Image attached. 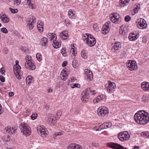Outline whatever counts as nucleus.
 <instances>
[{
    "label": "nucleus",
    "instance_id": "nucleus-23",
    "mask_svg": "<svg viewBox=\"0 0 149 149\" xmlns=\"http://www.w3.org/2000/svg\"><path fill=\"white\" fill-rule=\"evenodd\" d=\"M112 126V123L110 122H105L102 124L100 126L101 129H104L110 127Z\"/></svg>",
    "mask_w": 149,
    "mask_h": 149
},
{
    "label": "nucleus",
    "instance_id": "nucleus-39",
    "mask_svg": "<svg viewBox=\"0 0 149 149\" xmlns=\"http://www.w3.org/2000/svg\"><path fill=\"white\" fill-rule=\"evenodd\" d=\"M47 37H57V36L54 33H49L47 35Z\"/></svg>",
    "mask_w": 149,
    "mask_h": 149
},
{
    "label": "nucleus",
    "instance_id": "nucleus-42",
    "mask_svg": "<svg viewBox=\"0 0 149 149\" xmlns=\"http://www.w3.org/2000/svg\"><path fill=\"white\" fill-rule=\"evenodd\" d=\"M36 58L37 60L39 61H41L42 60V56L40 53H38L36 55Z\"/></svg>",
    "mask_w": 149,
    "mask_h": 149
},
{
    "label": "nucleus",
    "instance_id": "nucleus-5",
    "mask_svg": "<svg viewBox=\"0 0 149 149\" xmlns=\"http://www.w3.org/2000/svg\"><path fill=\"white\" fill-rule=\"evenodd\" d=\"M109 17L111 21L115 24L119 23L121 20L120 15L117 13H114L110 14Z\"/></svg>",
    "mask_w": 149,
    "mask_h": 149
},
{
    "label": "nucleus",
    "instance_id": "nucleus-31",
    "mask_svg": "<svg viewBox=\"0 0 149 149\" xmlns=\"http://www.w3.org/2000/svg\"><path fill=\"white\" fill-rule=\"evenodd\" d=\"M33 78L31 76H27L26 78V84L29 85H30L32 82Z\"/></svg>",
    "mask_w": 149,
    "mask_h": 149
},
{
    "label": "nucleus",
    "instance_id": "nucleus-36",
    "mask_svg": "<svg viewBox=\"0 0 149 149\" xmlns=\"http://www.w3.org/2000/svg\"><path fill=\"white\" fill-rule=\"evenodd\" d=\"M60 37H62L63 36L65 37H68V32L67 31H64L61 32L60 34Z\"/></svg>",
    "mask_w": 149,
    "mask_h": 149
},
{
    "label": "nucleus",
    "instance_id": "nucleus-14",
    "mask_svg": "<svg viewBox=\"0 0 149 149\" xmlns=\"http://www.w3.org/2000/svg\"><path fill=\"white\" fill-rule=\"evenodd\" d=\"M24 65L25 68L29 70H33L36 68L35 63L32 61L24 64Z\"/></svg>",
    "mask_w": 149,
    "mask_h": 149
},
{
    "label": "nucleus",
    "instance_id": "nucleus-43",
    "mask_svg": "<svg viewBox=\"0 0 149 149\" xmlns=\"http://www.w3.org/2000/svg\"><path fill=\"white\" fill-rule=\"evenodd\" d=\"M93 29L97 32L99 31V27H98L97 24H93Z\"/></svg>",
    "mask_w": 149,
    "mask_h": 149
},
{
    "label": "nucleus",
    "instance_id": "nucleus-3",
    "mask_svg": "<svg viewBox=\"0 0 149 149\" xmlns=\"http://www.w3.org/2000/svg\"><path fill=\"white\" fill-rule=\"evenodd\" d=\"M21 132L25 135L29 136L31 134L30 128L29 125L24 123H21L19 125Z\"/></svg>",
    "mask_w": 149,
    "mask_h": 149
},
{
    "label": "nucleus",
    "instance_id": "nucleus-15",
    "mask_svg": "<svg viewBox=\"0 0 149 149\" xmlns=\"http://www.w3.org/2000/svg\"><path fill=\"white\" fill-rule=\"evenodd\" d=\"M0 18L4 23H8L10 20L9 18L4 13H2L0 14Z\"/></svg>",
    "mask_w": 149,
    "mask_h": 149
},
{
    "label": "nucleus",
    "instance_id": "nucleus-37",
    "mask_svg": "<svg viewBox=\"0 0 149 149\" xmlns=\"http://www.w3.org/2000/svg\"><path fill=\"white\" fill-rule=\"evenodd\" d=\"M142 100L144 102H147L149 101V96L148 95H143L142 98Z\"/></svg>",
    "mask_w": 149,
    "mask_h": 149
},
{
    "label": "nucleus",
    "instance_id": "nucleus-29",
    "mask_svg": "<svg viewBox=\"0 0 149 149\" xmlns=\"http://www.w3.org/2000/svg\"><path fill=\"white\" fill-rule=\"evenodd\" d=\"M127 32V31L126 27H122L120 28L119 31L120 34L123 35L124 36H125V35L126 34Z\"/></svg>",
    "mask_w": 149,
    "mask_h": 149
},
{
    "label": "nucleus",
    "instance_id": "nucleus-45",
    "mask_svg": "<svg viewBox=\"0 0 149 149\" xmlns=\"http://www.w3.org/2000/svg\"><path fill=\"white\" fill-rule=\"evenodd\" d=\"M38 116V114L36 113H33L31 116V118L33 120L36 119Z\"/></svg>",
    "mask_w": 149,
    "mask_h": 149
},
{
    "label": "nucleus",
    "instance_id": "nucleus-13",
    "mask_svg": "<svg viewBox=\"0 0 149 149\" xmlns=\"http://www.w3.org/2000/svg\"><path fill=\"white\" fill-rule=\"evenodd\" d=\"M107 145L113 149H124V147L118 143L112 142L108 143Z\"/></svg>",
    "mask_w": 149,
    "mask_h": 149
},
{
    "label": "nucleus",
    "instance_id": "nucleus-20",
    "mask_svg": "<svg viewBox=\"0 0 149 149\" xmlns=\"http://www.w3.org/2000/svg\"><path fill=\"white\" fill-rule=\"evenodd\" d=\"M85 74L86 75L88 79L90 80H92L93 78V73L92 72L87 69L84 70Z\"/></svg>",
    "mask_w": 149,
    "mask_h": 149
},
{
    "label": "nucleus",
    "instance_id": "nucleus-61",
    "mask_svg": "<svg viewBox=\"0 0 149 149\" xmlns=\"http://www.w3.org/2000/svg\"><path fill=\"white\" fill-rule=\"evenodd\" d=\"M67 64V62L66 61H64L62 64V66L63 67H65L66 66Z\"/></svg>",
    "mask_w": 149,
    "mask_h": 149
},
{
    "label": "nucleus",
    "instance_id": "nucleus-11",
    "mask_svg": "<svg viewBox=\"0 0 149 149\" xmlns=\"http://www.w3.org/2000/svg\"><path fill=\"white\" fill-rule=\"evenodd\" d=\"M37 131L38 133L42 137L46 136L47 134V132L45 131V127L43 126L38 127Z\"/></svg>",
    "mask_w": 149,
    "mask_h": 149
},
{
    "label": "nucleus",
    "instance_id": "nucleus-19",
    "mask_svg": "<svg viewBox=\"0 0 149 149\" xmlns=\"http://www.w3.org/2000/svg\"><path fill=\"white\" fill-rule=\"evenodd\" d=\"M53 40L52 45L53 47L55 48H58L60 47L61 45L60 42L58 40H57V38H53Z\"/></svg>",
    "mask_w": 149,
    "mask_h": 149
},
{
    "label": "nucleus",
    "instance_id": "nucleus-7",
    "mask_svg": "<svg viewBox=\"0 0 149 149\" xmlns=\"http://www.w3.org/2000/svg\"><path fill=\"white\" fill-rule=\"evenodd\" d=\"M136 22L137 27L139 29H145L147 27V24L146 21L143 19H137Z\"/></svg>",
    "mask_w": 149,
    "mask_h": 149
},
{
    "label": "nucleus",
    "instance_id": "nucleus-40",
    "mask_svg": "<svg viewBox=\"0 0 149 149\" xmlns=\"http://www.w3.org/2000/svg\"><path fill=\"white\" fill-rule=\"evenodd\" d=\"M81 55L82 57L83 58L86 59L87 58V54L85 50H83L81 51Z\"/></svg>",
    "mask_w": 149,
    "mask_h": 149
},
{
    "label": "nucleus",
    "instance_id": "nucleus-2",
    "mask_svg": "<svg viewBox=\"0 0 149 149\" xmlns=\"http://www.w3.org/2000/svg\"><path fill=\"white\" fill-rule=\"evenodd\" d=\"M92 95L95 94V91L90 88H87L83 91L81 94V100L84 103H86L90 97L89 93Z\"/></svg>",
    "mask_w": 149,
    "mask_h": 149
},
{
    "label": "nucleus",
    "instance_id": "nucleus-4",
    "mask_svg": "<svg viewBox=\"0 0 149 149\" xmlns=\"http://www.w3.org/2000/svg\"><path fill=\"white\" fill-rule=\"evenodd\" d=\"M16 65L13 67V71L15 76L18 79H21L20 69L21 68L19 64V61L17 60L15 61Z\"/></svg>",
    "mask_w": 149,
    "mask_h": 149
},
{
    "label": "nucleus",
    "instance_id": "nucleus-54",
    "mask_svg": "<svg viewBox=\"0 0 149 149\" xmlns=\"http://www.w3.org/2000/svg\"><path fill=\"white\" fill-rule=\"evenodd\" d=\"M130 60H128L126 63V65H127V67L130 70V64L129 65V64H130Z\"/></svg>",
    "mask_w": 149,
    "mask_h": 149
},
{
    "label": "nucleus",
    "instance_id": "nucleus-25",
    "mask_svg": "<svg viewBox=\"0 0 149 149\" xmlns=\"http://www.w3.org/2000/svg\"><path fill=\"white\" fill-rule=\"evenodd\" d=\"M75 11L72 9H70L68 11V15L69 18L71 19L75 18Z\"/></svg>",
    "mask_w": 149,
    "mask_h": 149
},
{
    "label": "nucleus",
    "instance_id": "nucleus-1",
    "mask_svg": "<svg viewBox=\"0 0 149 149\" xmlns=\"http://www.w3.org/2000/svg\"><path fill=\"white\" fill-rule=\"evenodd\" d=\"M134 118L135 121L138 124L144 125L149 121V114L144 110L137 111L134 114Z\"/></svg>",
    "mask_w": 149,
    "mask_h": 149
},
{
    "label": "nucleus",
    "instance_id": "nucleus-47",
    "mask_svg": "<svg viewBox=\"0 0 149 149\" xmlns=\"http://www.w3.org/2000/svg\"><path fill=\"white\" fill-rule=\"evenodd\" d=\"M149 134V132H141V136H143L144 137H148V135Z\"/></svg>",
    "mask_w": 149,
    "mask_h": 149
},
{
    "label": "nucleus",
    "instance_id": "nucleus-50",
    "mask_svg": "<svg viewBox=\"0 0 149 149\" xmlns=\"http://www.w3.org/2000/svg\"><path fill=\"white\" fill-rule=\"evenodd\" d=\"M130 20V17L129 15L126 16L125 18V20L126 22H128Z\"/></svg>",
    "mask_w": 149,
    "mask_h": 149
},
{
    "label": "nucleus",
    "instance_id": "nucleus-22",
    "mask_svg": "<svg viewBox=\"0 0 149 149\" xmlns=\"http://www.w3.org/2000/svg\"><path fill=\"white\" fill-rule=\"evenodd\" d=\"M15 128L14 127H10V126H8L6 127L4 129V131L7 133L12 134L14 133L15 131Z\"/></svg>",
    "mask_w": 149,
    "mask_h": 149
},
{
    "label": "nucleus",
    "instance_id": "nucleus-55",
    "mask_svg": "<svg viewBox=\"0 0 149 149\" xmlns=\"http://www.w3.org/2000/svg\"><path fill=\"white\" fill-rule=\"evenodd\" d=\"M74 149H82V148L80 145L77 144V145L75 146Z\"/></svg>",
    "mask_w": 149,
    "mask_h": 149
},
{
    "label": "nucleus",
    "instance_id": "nucleus-57",
    "mask_svg": "<svg viewBox=\"0 0 149 149\" xmlns=\"http://www.w3.org/2000/svg\"><path fill=\"white\" fill-rule=\"evenodd\" d=\"M62 112L61 111H58L56 113V116L58 117H60L62 115Z\"/></svg>",
    "mask_w": 149,
    "mask_h": 149
},
{
    "label": "nucleus",
    "instance_id": "nucleus-16",
    "mask_svg": "<svg viewBox=\"0 0 149 149\" xmlns=\"http://www.w3.org/2000/svg\"><path fill=\"white\" fill-rule=\"evenodd\" d=\"M86 43L90 47L93 46L96 43V40L95 38H86Z\"/></svg>",
    "mask_w": 149,
    "mask_h": 149
},
{
    "label": "nucleus",
    "instance_id": "nucleus-30",
    "mask_svg": "<svg viewBox=\"0 0 149 149\" xmlns=\"http://www.w3.org/2000/svg\"><path fill=\"white\" fill-rule=\"evenodd\" d=\"M140 8V5H136L135 7V8L133 9V12H131V14L132 15H134L137 13Z\"/></svg>",
    "mask_w": 149,
    "mask_h": 149
},
{
    "label": "nucleus",
    "instance_id": "nucleus-35",
    "mask_svg": "<svg viewBox=\"0 0 149 149\" xmlns=\"http://www.w3.org/2000/svg\"><path fill=\"white\" fill-rule=\"evenodd\" d=\"M26 4L31 9H34L35 8V5L31 2V0L27 3Z\"/></svg>",
    "mask_w": 149,
    "mask_h": 149
},
{
    "label": "nucleus",
    "instance_id": "nucleus-33",
    "mask_svg": "<svg viewBox=\"0 0 149 149\" xmlns=\"http://www.w3.org/2000/svg\"><path fill=\"white\" fill-rule=\"evenodd\" d=\"M74 47V46L73 44L72 45H71L70 54L72 56H75V55L76 54V53H75V50L73 48V47Z\"/></svg>",
    "mask_w": 149,
    "mask_h": 149
},
{
    "label": "nucleus",
    "instance_id": "nucleus-56",
    "mask_svg": "<svg viewBox=\"0 0 149 149\" xmlns=\"http://www.w3.org/2000/svg\"><path fill=\"white\" fill-rule=\"evenodd\" d=\"M0 80L2 82H4L5 81V79L4 77L2 75L0 76Z\"/></svg>",
    "mask_w": 149,
    "mask_h": 149
},
{
    "label": "nucleus",
    "instance_id": "nucleus-62",
    "mask_svg": "<svg viewBox=\"0 0 149 149\" xmlns=\"http://www.w3.org/2000/svg\"><path fill=\"white\" fill-rule=\"evenodd\" d=\"M9 96L10 97H12L14 95V93L13 92H9L8 93Z\"/></svg>",
    "mask_w": 149,
    "mask_h": 149
},
{
    "label": "nucleus",
    "instance_id": "nucleus-64",
    "mask_svg": "<svg viewBox=\"0 0 149 149\" xmlns=\"http://www.w3.org/2000/svg\"><path fill=\"white\" fill-rule=\"evenodd\" d=\"M85 35L88 37H90V38L93 37V36H92L91 34H89V33H86L85 34Z\"/></svg>",
    "mask_w": 149,
    "mask_h": 149
},
{
    "label": "nucleus",
    "instance_id": "nucleus-10",
    "mask_svg": "<svg viewBox=\"0 0 149 149\" xmlns=\"http://www.w3.org/2000/svg\"><path fill=\"white\" fill-rule=\"evenodd\" d=\"M111 24V22L110 21H108L105 24L102 29V33L105 35L108 33L110 30L109 26Z\"/></svg>",
    "mask_w": 149,
    "mask_h": 149
},
{
    "label": "nucleus",
    "instance_id": "nucleus-44",
    "mask_svg": "<svg viewBox=\"0 0 149 149\" xmlns=\"http://www.w3.org/2000/svg\"><path fill=\"white\" fill-rule=\"evenodd\" d=\"M9 10L11 11V13H17L18 11V10L17 9H13L11 7L9 8Z\"/></svg>",
    "mask_w": 149,
    "mask_h": 149
},
{
    "label": "nucleus",
    "instance_id": "nucleus-28",
    "mask_svg": "<svg viewBox=\"0 0 149 149\" xmlns=\"http://www.w3.org/2000/svg\"><path fill=\"white\" fill-rule=\"evenodd\" d=\"M137 69V63L136 61L131 60V70H136Z\"/></svg>",
    "mask_w": 149,
    "mask_h": 149
},
{
    "label": "nucleus",
    "instance_id": "nucleus-41",
    "mask_svg": "<svg viewBox=\"0 0 149 149\" xmlns=\"http://www.w3.org/2000/svg\"><path fill=\"white\" fill-rule=\"evenodd\" d=\"M76 145V144H70L68 146L67 149H74L75 146Z\"/></svg>",
    "mask_w": 149,
    "mask_h": 149
},
{
    "label": "nucleus",
    "instance_id": "nucleus-51",
    "mask_svg": "<svg viewBox=\"0 0 149 149\" xmlns=\"http://www.w3.org/2000/svg\"><path fill=\"white\" fill-rule=\"evenodd\" d=\"M37 26L38 31L40 32H42L43 31V26H40L39 25H37Z\"/></svg>",
    "mask_w": 149,
    "mask_h": 149
},
{
    "label": "nucleus",
    "instance_id": "nucleus-9",
    "mask_svg": "<svg viewBox=\"0 0 149 149\" xmlns=\"http://www.w3.org/2000/svg\"><path fill=\"white\" fill-rule=\"evenodd\" d=\"M97 113L99 116H104L108 114V111L107 108L105 107H100L97 110Z\"/></svg>",
    "mask_w": 149,
    "mask_h": 149
},
{
    "label": "nucleus",
    "instance_id": "nucleus-17",
    "mask_svg": "<svg viewBox=\"0 0 149 149\" xmlns=\"http://www.w3.org/2000/svg\"><path fill=\"white\" fill-rule=\"evenodd\" d=\"M142 89L144 91L149 92V83L143 82L141 84Z\"/></svg>",
    "mask_w": 149,
    "mask_h": 149
},
{
    "label": "nucleus",
    "instance_id": "nucleus-27",
    "mask_svg": "<svg viewBox=\"0 0 149 149\" xmlns=\"http://www.w3.org/2000/svg\"><path fill=\"white\" fill-rule=\"evenodd\" d=\"M130 0H120L119 5L120 6L124 7L128 4Z\"/></svg>",
    "mask_w": 149,
    "mask_h": 149
},
{
    "label": "nucleus",
    "instance_id": "nucleus-46",
    "mask_svg": "<svg viewBox=\"0 0 149 149\" xmlns=\"http://www.w3.org/2000/svg\"><path fill=\"white\" fill-rule=\"evenodd\" d=\"M61 52L64 56L65 57L67 56V55L66 52V50L65 48H62L61 50Z\"/></svg>",
    "mask_w": 149,
    "mask_h": 149
},
{
    "label": "nucleus",
    "instance_id": "nucleus-38",
    "mask_svg": "<svg viewBox=\"0 0 149 149\" xmlns=\"http://www.w3.org/2000/svg\"><path fill=\"white\" fill-rule=\"evenodd\" d=\"M131 34L133 35L131 37H138L139 36V34L138 31H134L131 33Z\"/></svg>",
    "mask_w": 149,
    "mask_h": 149
},
{
    "label": "nucleus",
    "instance_id": "nucleus-26",
    "mask_svg": "<svg viewBox=\"0 0 149 149\" xmlns=\"http://www.w3.org/2000/svg\"><path fill=\"white\" fill-rule=\"evenodd\" d=\"M103 96L102 95L97 96V97L94 100V103L95 104L98 103H101L103 100Z\"/></svg>",
    "mask_w": 149,
    "mask_h": 149
},
{
    "label": "nucleus",
    "instance_id": "nucleus-49",
    "mask_svg": "<svg viewBox=\"0 0 149 149\" xmlns=\"http://www.w3.org/2000/svg\"><path fill=\"white\" fill-rule=\"evenodd\" d=\"M80 87V85L78 84H75L73 85H72L71 86V87L72 88H74V87H77L78 88H79Z\"/></svg>",
    "mask_w": 149,
    "mask_h": 149
},
{
    "label": "nucleus",
    "instance_id": "nucleus-59",
    "mask_svg": "<svg viewBox=\"0 0 149 149\" xmlns=\"http://www.w3.org/2000/svg\"><path fill=\"white\" fill-rule=\"evenodd\" d=\"M0 70L1 73L2 75H3V74H4V73L5 71L3 68H1L0 69Z\"/></svg>",
    "mask_w": 149,
    "mask_h": 149
},
{
    "label": "nucleus",
    "instance_id": "nucleus-21",
    "mask_svg": "<svg viewBox=\"0 0 149 149\" xmlns=\"http://www.w3.org/2000/svg\"><path fill=\"white\" fill-rule=\"evenodd\" d=\"M68 76V74L65 70H63L61 72L60 74L61 78L63 81L65 80Z\"/></svg>",
    "mask_w": 149,
    "mask_h": 149
},
{
    "label": "nucleus",
    "instance_id": "nucleus-53",
    "mask_svg": "<svg viewBox=\"0 0 149 149\" xmlns=\"http://www.w3.org/2000/svg\"><path fill=\"white\" fill-rule=\"evenodd\" d=\"M94 130L96 131H100L101 130V129L100 126V127L97 126L94 127Z\"/></svg>",
    "mask_w": 149,
    "mask_h": 149
},
{
    "label": "nucleus",
    "instance_id": "nucleus-48",
    "mask_svg": "<svg viewBox=\"0 0 149 149\" xmlns=\"http://www.w3.org/2000/svg\"><path fill=\"white\" fill-rule=\"evenodd\" d=\"M21 2V0H15L14 1V5L15 6H17L19 5Z\"/></svg>",
    "mask_w": 149,
    "mask_h": 149
},
{
    "label": "nucleus",
    "instance_id": "nucleus-32",
    "mask_svg": "<svg viewBox=\"0 0 149 149\" xmlns=\"http://www.w3.org/2000/svg\"><path fill=\"white\" fill-rule=\"evenodd\" d=\"M32 61L31 57L30 55H26L25 58V62L24 64L27 63H29Z\"/></svg>",
    "mask_w": 149,
    "mask_h": 149
},
{
    "label": "nucleus",
    "instance_id": "nucleus-60",
    "mask_svg": "<svg viewBox=\"0 0 149 149\" xmlns=\"http://www.w3.org/2000/svg\"><path fill=\"white\" fill-rule=\"evenodd\" d=\"M92 145L93 146H94L95 147H98L99 146L98 144L95 143H93Z\"/></svg>",
    "mask_w": 149,
    "mask_h": 149
},
{
    "label": "nucleus",
    "instance_id": "nucleus-34",
    "mask_svg": "<svg viewBox=\"0 0 149 149\" xmlns=\"http://www.w3.org/2000/svg\"><path fill=\"white\" fill-rule=\"evenodd\" d=\"M48 121L50 124H53L55 122L54 120V117L51 115L48 116Z\"/></svg>",
    "mask_w": 149,
    "mask_h": 149
},
{
    "label": "nucleus",
    "instance_id": "nucleus-18",
    "mask_svg": "<svg viewBox=\"0 0 149 149\" xmlns=\"http://www.w3.org/2000/svg\"><path fill=\"white\" fill-rule=\"evenodd\" d=\"M30 20L29 21L27 26L29 27L30 29H32L33 27L34 21L36 19L35 17L32 16L31 18H30Z\"/></svg>",
    "mask_w": 149,
    "mask_h": 149
},
{
    "label": "nucleus",
    "instance_id": "nucleus-6",
    "mask_svg": "<svg viewBox=\"0 0 149 149\" xmlns=\"http://www.w3.org/2000/svg\"><path fill=\"white\" fill-rule=\"evenodd\" d=\"M118 137L120 141H123L128 140L130 138V135L128 132L123 131L118 134Z\"/></svg>",
    "mask_w": 149,
    "mask_h": 149
},
{
    "label": "nucleus",
    "instance_id": "nucleus-52",
    "mask_svg": "<svg viewBox=\"0 0 149 149\" xmlns=\"http://www.w3.org/2000/svg\"><path fill=\"white\" fill-rule=\"evenodd\" d=\"M1 31L3 33H8L7 29L5 28H3L1 29Z\"/></svg>",
    "mask_w": 149,
    "mask_h": 149
},
{
    "label": "nucleus",
    "instance_id": "nucleus-58",
    "mask_svg": "<svg viewBox=\"0 0 149 149\" xmlns=\"http://www.w3.org/2000/svg\"><path fill=\"white\" fill-rule=\"evenodd\" d=\"M62 134H62L61 133V132H56L54 133V135L55 136L60 135Z\"/></svg>",
    "mask_w": 149,
    "mask_h": 149
},
{
    "label": "nucleus",
    "instance_id": "nucleus-8",
    "mask_svg": "<svg viewBox=\"0 0 149 149\" xmlns=\"http://www.w3.org/2000/svg\"><path fill=\"white\" fill-rule=\"evenodd\" d=\"M108 84L105 85V87L107 92L109 93L113 92L116 88V84L114 83L111 82L110 81H108Z\"/></svg>",
    "mask_w": 149,
    "mask_h": 149
},
{
    "label": "nucleus",
    "instance_id": "nucleus-12",
    "mask_svg": "<svg viewBox=\"0 0 149 149\" xmlns=\"http://www.w3.org/2000/svg\"><path fill=\"white\" fill-rule=\"evenodd\" d=\"M120 48V43L119 42H117L112 44L111 51L113 52H117L119 50Z\"/></svg>",
    "mask_w": 149,
    "mask_h": 149
},
{
    "label": "nucleus",
    "instance_id": "nucleus-24",
    "mask_svg": "<svg viewBox=\"0 0 149 149\" xmlns=\"http://www.w3.org/2000/svg\"><path fill=\"white\" fill-rule=\"evenodd\" d=\"M40 44L42 46L45 48L48 44V40L47 38H42L40 42Z\"/></svg>",
    "mask_w": 149,
    "mask_h": 149
},
{
    "label": "nucleus",
    "instance_id": "nucleus-63",
    "mask_svg": "<svg viewBox=\"0 0 149 149\" xmlns=\"http://www.w3.org/2000/svg\"><path fill=\"white\" fill-rule=\"evenodd\" d=\"M76 61L75 60H73V61L72 62V65L73 66V67L74 68H75V67H76V64H75V62Z\"/></svg>",
    "mask_w": 149,
    "mask_h": 149
}]
</instances>
